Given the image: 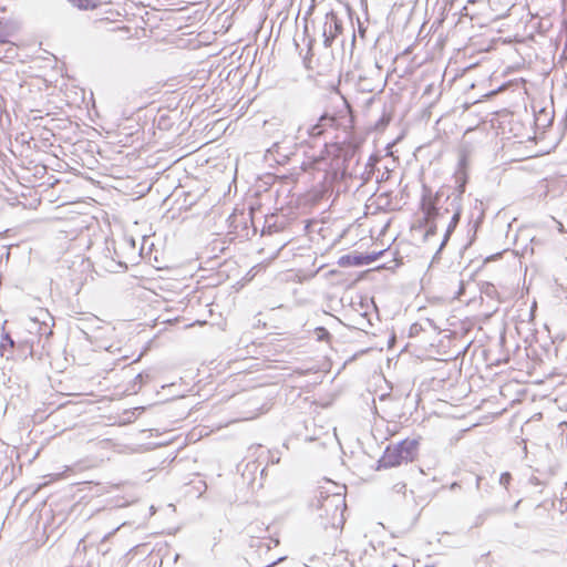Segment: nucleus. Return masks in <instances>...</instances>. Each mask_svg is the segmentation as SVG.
<instances>
[{"label": "nucleus", "instance_id": "c756f323", "mask_svg": "<svg viewBox=\"0 0 567 567\" xmlns=\"http://www.w3.org/2000/svg\"><path fill=\"white\" fill-rule=\"evenodd\" d=\"M522 442L524 443V447H523L524 453H525V455H527V440L526 439H522Z\"/></svg>", "mask_w": 567, "mask_h": 567}, {"label": "nucleus", "instance_id": "1a4fd4ad", "mask_svg": "<svg viewBox=\"0 0 567 567\" xmlns=\"http://www.w3.org/2000/svg\"><path fill=\"white\" fill-rule=\"evenodd\" d=\"M336 122H337L336 117L324 113L319 117V120L316 124L310 125L307 128V134L311 138H319L326 133L328 127L334 126Z\"/></svg>", "mask_w": 567, "mask_h": 567}, {"label": "nucleus", "instance_id": "f704fd0d", "mask_svg": "<svg viewBox=\"0 0 567 567\" xmlns=\"http://www.w3.org/2000/svg\"><path fill=\"white\" fill-rule=\"evenodd\" d=\"M143 107H144V104H141V105L136 106L137 110H141Z\"/></svg>", "mask_w": 567, "mask_h": 567}, {"label": "nucleus", "instance_id": "423d86ee", "mask_svg": "<svg viewBox=\"0 0 567 567\" xmlns=\"http://www.w3.org/2000/svg\"><path fill=\"white\" fill-rule=\"evenodd\" d=\"M322 38L324 48H331L343 32V21L333 10L326 13L322 22Z\"/></svg>", "mask_w": 567, "mask_h": 567}, {"label": "nucleus", "instance_id": "6ab92c4d", "mask_svg": "<svg viewBox=\"0 0 567 567\" xmlns=\"http://www.w3.org/2000/svg\"><path fill=\"white\" fill-rule=\"evenodd\" d=\"M511 481H512V475H511L509 472L502 473L499 478H498L499 485L505 487L506 489L508 488V485L511 484Z\"/></svg>", "mask_w": 567, "mask_h": 567}, {"label": "nucleus", "instance_id": "cd10ccee", "mask_svg": "<svg viewBox=\"0 0 567 567\" xmlns=\"http://www.w3.org/2000/svg\"><path fill=\"white\" fill-rule=\"evenodd\" d=\"M120 529V527H116L113 532L106 534L104 537H103V542H106L115 532H117Z\"/></svg>", "mask_w": 567, "mask_h": 567}, {"label": "nucleus", "instance_id": "7c9ffc66", "mask_svg": "<svg viewBox=\"0 0 567 567\" xmlns=\"http://www.w3.org/2000/svg\"><path fill=\"white\" fill-rule=\"evenodd\" d=\"M549 150L548 148H540L537 153V155H542V154H545V153H548Z\"/></svg>", "mask_w": 567, "mask_h": 567}, {"label": "nucleus", "instance_id": "473e14b6", "mask_svg": "<svg viewBox=\"0 0 567 567\" xmlns=\"http://www.w3.org/2000/svg\"><path fill=\"white\" fill-rule=\"evenodd\" d=\"M456 486H457V483H453V484L451 485V489L456 488Z\"/></svg>", "mask_w": 567, "mask_h": 567}, {"label": "nucleus", "instance_id": "a878e982", "mask_svg": "<svg viewBox=\"0 0 567 567\" xmlns=\"http://www.w3.org/2000/svg\"><path fill=\"white\" fill-rule=\"evenodd\" d=\"M396 493H405L406 485L404 483H398L393 486Z\"/></svg>", "mask_w": 567, "mask_h": 567}, {"label": "nucleus", "instance_id": "72a5a7b5", "mask_svg": "<svg viewBox=\"0 0 567 567\" xmlns=\"http://www.w3.org/2000/svg\"><path fill=\"white\" fill-rule=\"evenodd\" d=\"M178 558H179V554H176L175 558H174V561H177Z\"/></svg>", "mask_w": 567, "mask_h": 567}, {"label": "nucleus", "instance_id": "2f4dec72", "mask_svg": "<svg viewBox=\"0 0 567 567\" xmlns=\"http://www.w3.org/2000/svg\"><path fill=\"white\" fill-rule=\"evenodd\" d=\"M524 285L526 286L527 290L529 289L530 285H532V279L527 282V280L525 279L524 280Z\"/></svg>", "mask_w": 567, "mask_h": 567}, {"label": "nucleus", "instance_id": "7ed1b4c3", "mask_svg": "<svg viewBox=\"0 0 567 567\" xmlns=\"http://www.w3.org/2000/svg\"><path fill=\"white\" fill-rule=\"evenodd\" d=\"M419 450V441L416 439H405L396 444H390L379 460V468H389L399 466L402 463L412 462Z\"/></svg>", "mask_w": 567, "mask_h": 567}, {"label": "nucleus", "instance_id": "2eb2a0df", "mask_svg": "<svg viewBox=\"0 0 567 567\" xmlns=\"http://www.w3.org/2000/svg\"><path fill=\"white\" fill-rule=\"evenodd\" d=\"M539 493H542V494L545 493V497L537 504V507H544L545 509H550L551 507H554L555 493L551 489L546 488V487L542 488L539 491Z\"/></svg>", "mask_w": 567, "mask_h": 567}, {"label": "nucleus", "instance_id": "c85d7f7f", "mask_svg": "<svg viewBox=\"0 0 567 567\" xmlns=\"http://www.w3.org/2000/svg\"><path fill=\"white\" fill-rule=\"evenodd\" d=\"M143 380H144V375H143L142 373H138V374L135 377V381H136V382L142 383V382H143Z\"/></svg>", "mask_w": 567, "mask_h": 567}, {"label": "nucleus", "instance_id": "4be33fe9", "mask_svg": "<svg viewBox=\"0 0 567 567\" xmlns=\"http://www.w3.org/2000/svg\"><path fill=\"white\" fill-rule=\"evenodd\" d=\"M8 32L6 31V28L2 23V21L0 20V44H4V43H8Z\"/></svg>", "mask_w": 567, "mask_h": 567}, {"label": "nucleus", "instance_id": "bb28decb", "mask_svg": "<svg viewBox=\"0 0 567 567\" xmlns=\"http://www.w3.org/2000/svg\"><path fill=\"white\" fill-rule=\"evenodd\" d=\"M40 333L45 334L47 337H50L52 334V329L48 324H44V327L40 328Z\"/></svg>", "mask_w": 567, "mask_h": 567}, {"label": "nucleus", "instance_id": "c9c22d12", "mask_svg": "<svg viewBox=\"0 0 567 567\" xmlns=\"http://www.w3.org/2000/svg\"><path fill=\"white\" fill-rule=\"evenodd\" d=\"M528 318L532 320V309L529 310Z\"/></svg>", "mask_w": 567, "mask_h": 567}, {"label": "nucleus", "instance_id": "39448f33", "mask_svg": "<svg viewBox=\"0 0 567 567\" xmlns=\"http://www.w3.org/2000/svg\"><path fill=\"white\" fill-rule=\"evenodd\" d=\"M465 192V185L461 184L457 187H454L453 189L447 188H440L434 195L432 194V199L437 200V206H442L441 212L443 213V219L445 218V215L451 214L452 215V204L454 203V198L457 202V205L462 208V199L463 194Z\"/></svg>", "mask_w": 567, "mask_h": 567}, {"label": "nucleus", "instance_id": "9d476101", "mask_svg": "<svg viewBox=\"0 0 567 567\" xmlns=\"http://www.w3.org/2000/svg\"><path fill=\"white\" fill-rule=\"evenodd\" d=\"M452 216H451V220L446 227V230H445V234H444V237H443V240L439 247V250H437V254L443 249V247L447 244L451 235L453 234V231L455 230L456 226L458 225L460 223V219H461V215H462V208L457 205V202L456 199L454 198V203L452 204Z\"/></svg>", "mask_w": 567, "mask_h": 567}, {"label": "nucleus", "instance_id": "5701e85b", "mask_svg": "<svg viewBox=\"0 0 567 567\" xmlns=\"http://www.w3.org/2000/svg\"><path fill=\"white\" fill-rule=\"evenodd\" d=\"M379 162V156L377 155H371L368 159V162L363 165L364 167H368V168H373L374 169V166L375 164Z\"/></svg>", "mask_w": 567, "mask_h": 567}, {"label": "nucleus", "instance_id": "dca6fc26", "mask_svg": "<svg viewBox=\"0 0 567 567\" xmlns=\"http://www.w3.org/2000/svg\"><path fill=\"white\" fill-rule=\"evenodd\" d=\"M13 347H14L13 339L10 337L9 333L4 332L2 334V341L0 343V355L7 357V359H9V355L7 354V352L9 349H12Z\"/></svg>", "mask_w": 567, "mask_h": 567}, {"label": "nucleus", "instance_id": "e433bc0d", "mask_svg": "<svg viewBox=\"0 0 567 567\" xmlns=\"http://www.w3.org/2000/svg\"><path fill=\"white\" fill-rule=\"evenodd\" d=\"M274 460H276V463H279V458H277V456H274Z\"/></svg>", "mask_w": 567, "mask_h": 567}, {"label": "nucleus", "instance_id": "ddd939ff", "mask_svg": "<svg viewBox=\"0 0 567 567\" xmlns=\"http://www.w3.org/2000/svg\"><path fill=\"white\" fill-rule=\"evenodd\" d=\"M554 121V112L546 109L540 110L539 115L535 118V126L546 128L550 127Z\"/></svg>", "mask_w": 567, "mask_h": 567}, {"label": "nucleus", "instance_id": "f03ea898", "mask_svg": "<svg viewBox=\"0 0 567 567\" xmlns=\"http://www.w3.org/2000/svg\"><path fill=\"white\" fill-rule=\"evenodd\" d=\"M319 525L327 529L332 527L338 529L344 523L343 511L346 509V498L341 493L327 494L320 492L316 503Z\"/></svg>", "mask_w": 567, "mask_h": 567}, {"label": "nucleus", "instance_id": "20e7f679", "mask_svg": "<svg viewBox=\"0 0 567 567\" xmlns=\"http://www.w3.org/2000/svg\"><path fill=\"white\" fill-rule=\"evenodd\" d=\"M420 209L423 215L420 219V227L426 228L424 238L429 239L436 234L437 221L443 219V213L441 212L442 206H437V200L432 199V190L426 185H423Z\"/></svg>", "mask_w": 567, "mask_h": 567}, {"label": "nucleus", "instance_id": "4468645a", "mask_svg": "<svg viewBox=\"0 0 567 567\" xmlns=\"http://www.w3.org/2000/svg\"><path fill=\"white\" fill-rule=\"evenodd\" d=\"M74 8L79 10H94L101 6L104 0H68Z\"/></svg>", "mask_w": 567, "mask_h": 567}, {"label": "nucleus", "instance_id": "412c9836", "mask_svg": "<svg viewBox=\"0 0 567 567\" xmlns=\"http://www.w3.org/2000/svg\"><path fill=\"white\" fill-rule=\"evenodd\" d=\"M476 487L480 491L484 489L485 492H488L489 485L487 482H485V478L482 475H477L476 476Z\"/></svg>", "mask_w": 567, "mask_h": 567}, {"label": "nucleus", "instance_id": "393cba45", "mask_svg": "<svg viewBox=\"0 0 567 567\" xmlns=\"http://www.w3.org/2000/svg\"><path fill=\"white\" fill-rule=\"evenodd\" d=\"M358 32L361 38H364L365 32H367V28L363 25V23L360 20H358Z\"/></svg>", "mask_w": 567, "mask_h": 567}, {"label": "nucleus", "instance_id": "0eeeda50", "mask_svg": "<svg viewBox=\"0 0 567 567\" xmlns=\"http://www.w3.org/2000/svg\"><path fill=\"white\" fill-rule=\"evenodd\" d=\"M383 251L372 254H348L339 258L338 265L340 267H352L369 265L379 259Z\"/></svg>", "mask_w": 567, "mask_h": 567}, {"label": "nucleus", "instance_id": "6e6552de", "mask_svg": "<svg viewBox=\"0 0 567 567\" xmlns=\"http://www.w3.org/2000/svg\"><path fill=\"white\" fill-rule=\"evenodd\" d=\"M243 463L238 464L237 470L241 471L243 478L251 486L255 485L257 481V474H259V486H262V476L266 471V467L260 468V463L256 460L249 461L245 464L244 468H241Z\"/></svg>", "mask_w": 567, "mask_h": 567}, {"label": "nucleus", "instance_id": "9b49d317", "mask_svg": "<svg viewBox=\"0 0 567 567\" xmlns=\"http://www.w3.org/2000/svg\"><path fill=\"white\" fill-rule=\"evenodd\" d=\"M269 155H274V159L277 162V163H282L285 162L286 159H288L289 155H290V151L289 148H285L282 146V143L281 142H275L268 150H267V155L266 156H269Z\"/></svg>", "mask_w": 567, "mask_h": 567}, {"label": "nucleus", "instance_id": "b1692460", "mask_svg": "<svg viewBox=\"0 0 567 567\" xmlns=\"http://www.w3.org/2000/svg\"><path fill=\"white\" fill-rule=\"evenodd\" d=\"M261 449H262V446H261L260 444H258V445H251V446L248 449L249 456H250V457H255V455L257 454V452H258L259 450H261Z\"/></svg>", "mask_w": 567, "mask_h": 567}, {"label": "nucleus", "instance_id": "4c0bfd02", "mask_svg": "<svg viewBox=\"0 0 567 567\" xmlns=\"http://www.w3.org/2000/svg\"><path fill=\"white\" fill-rule=\"evenodd\" d=\"M274 460H276V463H279V458H277V456H274Z\"/></svg>", "mask_w": 567, "mask_h": 567}, {"label": "nucleus", "instance_id": "f8f14e48", "mask_svg": "<svg viewBox=\"0 0 567 567\" xmlns=\"http://www.w3.org/2000/svg\"><path fill=\"white\" fill-rule=\"evenodd\" d=\"M360 161L357 159L355 161V165H353L352 168H355L357 169V176H348L349 178H354V179H358L360 183H359V187L365 185L372 177V175L374 174L373 172V168H368V167H364V166H361Z\"/></svg>", "mask_w": 567, "mask_h": 567}, {"label": "nucleus", "instance_id": "aec40b11", "mask_svg": "<svg viewBox=\"0 0 567 567\" xmlns=\"http://www.w3.org/2000/svg\"><path fill=\"white\" fill-rule=\"evenodd\" d=\"M316 336L319 341H323L330 338V332L324 327H318L316 329Z\"/></svg>", "mask_w": 567, "mask_h": 567}, {"label": "nucleus", "instance_id": "f3484780", "mask_svg": "<svg viewBox=\"0 0 567 567\" xmlns=\"http://www.w3.org/2000/svg\"><path fill=\"white\" fill-rule=\"evenodd\" d=\"M559 512L561 517L567 522V484L563 489L561 498L559 501Z\"/></svg>", "mask_w": 567, "mask_h": 567}, {"label": "nucleus", "instance_id": "a211bd4d", "mask_svg": "<svg viewBox=\"0 0 567 567\" xmlns=\"http://www.w3.org/2000/svg\"><path fill=\"white\" fill-rule=\"evenodd\" d=\"M481 291L489 298H493L496 295L495 286L489 282H483L481 286Z\"/></svg>", "mask_w": 567, "mask_h": 567}, {"label": "nucleus", "instance_id": "f257e3e1", "mask_svg": "<svg viewBox=\"0 0 567 567\" xmlns=\"http://www.w3.org/2000/svg\"><path fill=\"white\" fill-rule=\"evenodd\" d=\"M358 146L355 144H329L323 143V150L318 156H313L310 165L313 169L323 171L332 181L346 179L347 176H357L355 165Z\"/></svg>", "mask_w": 567, "mask_h": 567}]
</instances>
